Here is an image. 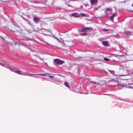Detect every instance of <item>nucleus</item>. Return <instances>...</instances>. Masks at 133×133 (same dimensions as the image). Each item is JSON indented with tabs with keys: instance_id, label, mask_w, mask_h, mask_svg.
<instances>
[{
	"instance_id": "nucleus-1",
	"label": "nucleus",
	"mask_w": 133,
	"mask_h": 133,
	"mask_svg": "<svg viewBox=\"0 0 133 133\" xmlns=\"http://www.w3.org/2000/svg\"><path fill=\"white\" fill-rule=\"evenodd\" d=\"M0 65L2 66L9 69L11 71H13L19 75H28L31 76L32 75H38L40 76H46L48 75V76L51 78H52L53 76L50 75V74L47 73L44 74H28L27 72H24L23 71L19 70H16L14 69L12 66L10 65L7 63L5 62L2 63L0 62Z\"/></svg>"
},
{
	"instance_id": "nucleus-2",
	"label": "nucleus",
	"mask_w": 133,
	"mask_h": 133,
	"mask_svg": "<svg viewBox=\"0 0 133 133\" xmlns=\"http://www.w3.org/2000/svg\"><path fill=\"white\" fill-rule=\"evenodd\" d=\"M53 61L55 64L57 65L59 64L61 65L63 63V61H61L60 59H54Z\"/></svg>"
},
{
	"instance_id": "nucleus-3",
	"label": "nucleus",
	"mask_w": 133,
	"mask_h": 133,
	"mask_svg": "<svg viewBox=\"0 0 133 133\" xmlns=\"http://www.w3.org/2000/svg\"><path fill=\"white\" fill-rule=\"evenodd\" d=\"M92 30V29L91 28L85 27L84 28H81L80 30H79V32H86L87 30H89L90 29Z\"/></svg>"
},
{
	"instance_id": "nucleus-4",
	"label": "nucleus",
	"mask_w": 133,
	"mask_h": 133,
	"mask_svg": "<svg viewBox=\"0 0 133 133\" xmlns=\"http://www.w3.org/2000/svg\"><path fill=\"white\" fill-rule=\"evenodd\" d=\"M106 11H105V13L107 15H110L112 13V9L108 8H106L105 9Z\"/></svg>"
},
{
	"instance_id": "nucleus-5",
	"label": "nucleus",
	"mask_w": 133,
	"mask_h": 133,
	"mask_svg": "<svg viewBox=\"0 0 133 133\" xmlns=\"http://www.w3.org/2000/svg\"><path fill=\"white\" fill-rule=\"evenodd\" d=\"M16 30H12V31L14 32H18L21 33V29L18 26H16Z\"/></svg>"
},
{
	"instance_id": "nucleus-6",
	"label": "nucleus",
	"mask_w": 133,
	"mask_h": 133,
	"mask_svg": "<svg viewBox=\"0 0 133 133\" xmlns=\"http://www.w3.org/2000/svg\"><path fill=\"white\" fill-rule=\"evenodd\" d=\"M72 15V16L75 17H78L80 16V15L76 13H73Z\"/></svg>"
},
{
	"instance_id": "nucleus-7",
	"label": "nucleus",
	"mask_w": 133,
	"mask_h": 133,
	"mask_svg": "<svg viewBox=\"0 0 133 133\" xmlns=\"http://www.w3.org/2000/svg\"><path fill=\"white\" fill-rule=\"evenodd\" d=\"M40 19V18L36 17L34 18V21L37 23H38L39 22V20Z\"/></svg>"
},
{
	"instance_id": "nucleus-8",
	"label": "nucleus",
	"mask_w": 133,
	"mask_h": 133,
	"mask_svg": "<svg viewBox=\"0 0 133 133\" xmlns=\"http://www.w3.org/2000/svg\"><path fill=\"white\" fill-rule=\"evenodd\" d=\"M115 16V14H112L111 16H110V19L111 21L112 22H113V20L114 19V17Z\"/></svg>"
},
{
	"instance_id": "nucleus-9",
	"label": "nucleus",
	"mask_w": 133,
	"mask_h": 133,
	"mask_svg": "<svg viewBox=\"0 0 133 133\" xmlns=\"http://www.w3.org/2000/svg\"><path fill=\"white\" fill-rule=\"evenodd\" d=\"M102 44L103 45L105 46H107L108 45V43L106 41L103 42Z\"/></svg>"
},
{
	"instance_id": "nucleus-10",
	"label": "nucleus",
	"mask_w": 133,
	"mask_h": 133,
	"mask_svg": "<svg viewBox=\"0 0 133 133\" xmlns=\"http://www.w3.org/2000/svg\"><path fill=\"white\" fill-rule=\"evenodd\" d=\"M97 0H90L91 3V4H94L97 2Z\"/></svg>"
},
{
	"instance_id": "nucleus-11",
	"label": "nucleus",
	"mask_w": 133,
	"mask_h": 133,
	"mask_svg": "<svg viewBox=\"0 0 133 133\" xmlns=\"http://www.w3.org/2000/svg\"><path fill=\"white\" fill-rule=\"evenodd\" d=\"M64 84L65 86H66V87L69 88L70 87L69 85L68 84L67 82H64Z\"/></svg>"
},
{
	"instance_id": "nucleus-12",
	"label": "nucleus",
	"mask_w": 133,
	"mask_h": 133,
	"mask_svg": "<svg viewBox=\"0 0 133 133\" xmlns=\"http://www.w3.org/2000/svg\"><path fill=\"white\" fill-rule=\"evenodd\" d=\"M80 35L81 36H85L87 35V34L86 33H83L80 34Z\"/></svg>"
},
{
	"instance_id": "nucleus-13",
	"label": "nucleus",
	"mask_w": 133,
	"mask_h": 133,
	"mask_svg": "<svg viewBox=\"0 0 133 133\" xmlns=\"http://www.w3.org/2000/svg\"><path fill=\"white\" fill-rule=\"evenodd\" d=\"M104 61H108L109 60V59L106 58H104Z\"/></svg>"
},
{
	"instance_id": "nucleus-14",
	"label": "nucleus",
	"mask_w": 133,
	"mask_h": 133,
	"mask_svg": "<svg viewBox=\"0 0 133 133\" xmlns=\"http://www.w3.org/2000/svg\"><path fill=\"white\" fill-rule=\"evenodd\" d=\"M109 71L112 74H114L115 73L114 71L109 70Z\"/></svg>"
},
{
	"instance_id": "nucleus-15",
	"label": "nucleus",
	"mask_w": 133,
	"mask_h": 133,
	"mask_svg": "<svg viewBox=\"0 0 133 133\" xmlns=\"http://www.w3.org/2000/svg\"><path fill=\"white\" fill-rule=\"evenodd\" d=\"M80 15L83 16H86V14L83 13L80 14Z\"/></svg>"
},
{
	"instance_id": "nucleus-16",
	"label": "nucleus",
	"mask_w": 133,
	"mask_h": 133,
	"mask_svg": "<svg viewBox=\"0 0 133 133\" xmlns=\"http://www.w3.org/2000/svg\"><path fill=\"white\" fill-rule=\"evenodd\" d=\"M108 31V30L107 29H104L103 30V31Z\"/></svg>"
},
{
	"instance_id": "nucleus-17",
	"label": "nucleus",
	"mask_w": 133,
	"mask_h": 133,
	"mask_svg": "<svg viewBox=\"0 0 133 133\" xmlns=\"http://www.w3.org/2000/svg\"><path fill=\"white\" fill-rule=\"evenodd\" d=\"M125 32L128 34L131 33L130 31H125Z\"/></svg>"
},
{
	"instance_id": "nucleus-18",
	"label": "nucleus",
	"mask_w": 133,
	"mask_h": 133,
	"mask_svg": "<svg viewBox=\"0 0 133 133\" xmlns=\"http://www.w3.org/2000/svg\"><path fill=\"white\" fill-rule=\"evenodd\" d=\"M128 88H132V89H133V87H132L131 86H128Z\"/></svg>"
},
{
	"instance_id": "nucleus-19",
	"label": "nucleus",
	"mask_w": 133,
	"mask_h": 133,
	"mask_svg": "<svg viewBox=\"0 0 133 133\" xmlns=\"http://www.w3.org/2000/svg\"><path fill=\"white\" fill-rule=\"evenodd\" d=\"M26 48H27L28 49H30V50H31V49H30V48H29V47H26Z\"/></svg>"
},
{
	"instance_id": "nucleus-20",
	"label": "nucleus",
	"mask_w": 133,
	"mask_h": 133,
	"mask_svg": "<svg viewBox=\"0 0 133 133\" xmlns=\"http://www.w3.org/2000/svg\"><path fill=\"white\" fill-rule=\"evenodd\" d=\"M37 77H38V78H39V77H38V76H37Z\"/></svg>"
},
{
	"instance_id": "nucleus-21",
	"label": "nucleus",
	"mask_w": 133,
	"mask_h": 133,
	"mask_svg": "<svg viewBox=\"0 0 133 133\" xmlns=\"http://www.w3.org/2000/svg\"><path fill=\"white\" fill-rule=\"evenodd\" d=\"M131 6H133V3L132 4V5Z\"/></svg>"
},
{
	"instance_id": "nucleus-22",
	"label": "nucleus",
	"mask_w": 133,
	"mask_h": 133,
	"mask_svg": "<svg viewBox=\"0 0 133 133\" xmlns=\"http://www.w3.org/2000/svg\"><path fill=\"white\" fill-rule=\"evenodd\" d=\"M37 76H34V77H37Z\"/></svg>"
},
{
	"instance_id": "nucleus-23",
	"label": "nucleus",
	"mask_w": 133,
	"mask_h": 133,
	"mask_svg": "<svg viewBox=\"0 0 133 133\" xmlns=\"http://www.w3.org/2000/svg\"><path fill=\"white\" fill-rule=\"evenodd\" d=\"M126 75H123V76H125Z\"/></svg>"
},
{
	"instance_id": "nucleus-24",
	"label": "nucleus",
	"mask_w": 133,
	"mask_h": 133,
	"mask_svg": "<svg viewBox=\"0 0 133 133\" xmlns=\"http://www.w3.org/2000/svg\"><path fill=\"white\" fill-rule=\"evenodd\" d=\"M130 85V84H129Z\"/></svg>"
},
{
	"instance_id": "nucleus-25",
	"label": "nucleus",
	"mask_w": 133,
	"mask_h": 133,
	"mask_svg": "<svg viewBox=\"0 0 133 133\" xmlns=\"http://www.w3.org/2000/svg\"><path fill=\"white\" fill-rule=\"evenodd\" d=\"M111 1H114V0H111Z\"/></svg>"
},
{
	"instance_id": "nucleus-26",
	"label": "nucleus",
	"mask_w": 133,
	"mask_h": 133,
	"mask_svg": "<svg viewBox=\"0 0 133 133\" xmlns=\"http://www.w3.org/2000/svg\"><path fill=\"white\" fill-rule=\"evenodd\" d=\"M28 23L29 22V21H28Z\"/></svg>"
},
{
	"instance_id": "nucleus-27",
	"label": "nucleus",
	"mask_w": 133,
	"mask_h": 133,
	"mask_svg": "<svg viewBox=\"0 0 133 133\" xmlns=\"http://www.w3.org/2000/svg\"><path fill=\"white\" fill-rule=\"evenodd\" d=\"M132 12H133V11H132Z\"/></svg>"
}]
</instances>
